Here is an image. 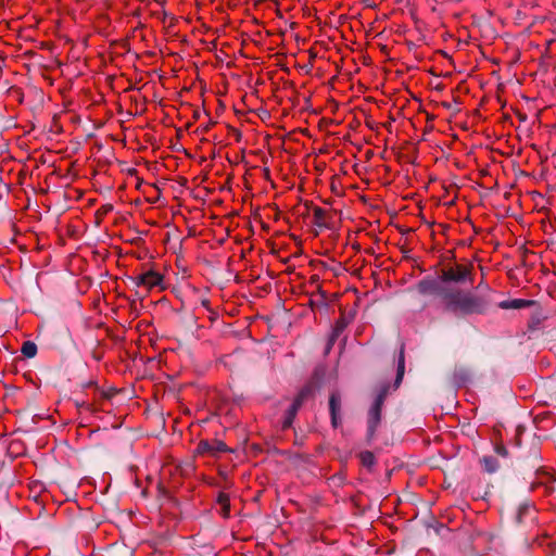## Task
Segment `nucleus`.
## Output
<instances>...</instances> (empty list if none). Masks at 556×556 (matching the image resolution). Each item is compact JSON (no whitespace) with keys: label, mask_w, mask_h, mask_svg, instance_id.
<instances>
[{"label":"nucleus","mask_w":556,"mask_h":556,"mask_svg":"<svg viewBox=\"0 0 556 556\" xmlns=\"http://www.w3.org/2000/svg\"><path fill=\"white\" fill-rule=\"evenodd\" d=\"M213 444V451H212V454H216V453H222V452H225L226 451V444L223 443L222 441H215L212 443Z\"/></svg>","instance_id":"6ab92c4d"},{"label":"nucleus","mask_w":556,"mask_h":556,"mask_svg":"<svg viewBox=\"0 0 556 556\" xmlns=\"http://www.w3.org/2000/svg\"><path fill=\"white\" fill-rule=\"evenodd\" d=\"M330 416L332 427L337 428L340 424L339 413H330Z\"/></svg>","instance_id":"aec40b11"},{"label":"nucleus","mask_w":556,"mask_h":556,"mask_svg":"<svg viewBox=\"0 0 556 556\" xmlns=\"http://www.w3.org/2000/svg\"><path fill=\"white\" fill-rule=\"evenodd\" d=\"M314 224L319 228H329V225L326 222V211L321 207L314 208Z\"/></svg>","instance_id":"1a4fd4ad"},{"label":"nucleus","mask_w":556,"mask_h":556,"mask_svg":"<svg viewBox=\"0 0 556 556\" xmlns=\"http://www.w3.org/2000/svg\"><path fill=\"white\" fill-rule=\"evenodd\" d=\"M531 304H532V301H529V300L514 299V300L502 301L498 304V306L503 309H520V308L530 306Z\"/></svg>","instance_id":"423d86ee"},{"label":"nucleus","mask_w":556,"mask_h":556,"mask_svg":"<svg viewBox=\"0 0 556 556\" xmlns=\"http://www.w3.org/2000/svg\"><path fill=\"white\" fill-rule=\"evenodd\" d=\"M405 370V358H404V348L402 346L400 350V355L397 359V369H396V378L394 381V387L397 388L403 379Z\"/></svg>","instance_id":"0eeeda50"},{"label":"nucleus","mask_w":556,"mask_h":556,"mask_svg":"<svg viewBox=\"0 0 556 556\" xmlns=\"http://www.w3.org/2000/svg\"><path fill=\"white\" fill-rule=\"evenodd\" d=\"M534 513V508L530 504H521L516 515V521L518 523L523 522V519Z\"/></svg>","instance_id":"9d476101"},{"label":"nucleus","mask_w":556,"mask_h":556,"mask_svg":"<svg viewBox=\"0 0 556 556\" xmlns=\"http://www.w3.org/2000/svg\"><path fill=\"white\" fill-rule=\"evenodd\" d=\"M442 283L456 282L463 283L467 280L471 281V271L468 267L457 265L442 270L440 276Z\"/></svg>","instance_id":"7ed1b4c3"},{"label":"nucleus","mask_w":556,"mask_h":556,"mask_svg":"<svg viewBox=\"0 0 556 556\" xmlns=\"http://www.w3.org/2000/svg\"><path fill=\"white\" fill-rule=\"evenodd\" d=\"M311 394H312V387L306 386L303 389H301V391L298 393V395L293 400L292 404L290 405V407L287 409V412L285 414V417H283V420H282V428L283 429H288V428H290L292 426L293 420H294V418H295L300 407L302 406L304 401Z\"/></svg>","instance_id":"f03ea898"},{"label":"nucleus","mask_w":556,"mask_h":556,"mask_svg":"<svg viewBox=\"0 0 556 556\" xmlns=\"http://www.w3.org/2000/svg\"><path fill=\"white\" fill-rule=\"evenodd\" d=\"M416 288L422 295H440L444 301L445 309L456 316L484 314L490 306V301L485 296L443 287L441 279L425 278L417 283Z\"/></svg>","instance_id":"f257e3e1"},{"label":"nucleus","mask_w":556,"mask_h":556,"mask_svg":"<svg viewBox=\"0 0 556 556\" xmlns=\"http://www.w3.org/2000/svg\"><path fill=\"white\" fill-rule=\"evenodd\" d=\"M341 406V397L339 393L332 392L329 397V410L330 413H339Z\"/></svg>","instance_id":"4468645a"},{"label":"nucleus","mask_w":556,"mask_h":556,"mask_svg":"<svg viewBox=\"0 0 556 556\" xmlns=\"http://www.w3.org/2000/svg\"><path fill=\"white\" fill-rule=\"evenodd\" d=\"M22 354L27 358H33L37 354V345L33 341H25L22 345Z\"/></svg>","instance_id":"ddd939ff"},{"label":"nucleus","mask_w":556,"mask_h":556,"mask_svg":"<svg viewBox=\"0 0 556 556\" xmlns=\"http://www.w3.org/2000/svg\"><path fill=\"white\" fill-rule=\"evenodd\" d=\"M379 402H380V400L377 403H372V405L370 406V408L368 410V416H367V440H368V442L372 441V439L375 438L377 428L381 421L382 407H379Z\"/></svg>","instance_id":"20e7f679"},{"label":"nucleus","mask_w":556,"mask_h":556,"mask_svg":"<svg viewBox=\"0 0 556 556\" xmlns=\"http://www.w3.org/2000/svg\"><path fill=\"white\" fill-rule=\"evenodd\" d=\"M495 452H496V454H498L503 457H506L508 455V451L504 445H497L495 447Z\"/></svg>","instance_id":"412c9836"},{"label":"nucleus","mask_w":556,"mask_h":556,"mask_svg":"<svg viewBox=\"0 0 556 556\" xmlns=\"http://www.w3.org/2000/svg\"><path fill=\"white\" fill-rule=\"evenodd\" d=\"M359 459L364 467L370 469L376 463L375 455L370 451H364L359 453Z\"/></svg>","instance_id":"9b49d317"},{"label":"nucleus","mask_w":556,"mask_h":556,"mask_svg":"<svg viewBox=\"0 0 556 556\" xmlns=\"http://www.w3.org/2000/svg\"><path fill=\"white\" fill-rule=\"evenodd\" d=\"M482 464L484 466V470L490 472V473L495 472L497 470V468H498L497 460L494 457H492V456L483 457Z\"/></svg>","instance_id":"2eb2a0df"},{"label":"nucleus","mask_w":556,"mask_h":556,"mask_svg":"<svg viewBox=\"0 0 556 556\" xmlns=\"http://www.w3.org/2000/svg\"><path fill=\"white\" fill-rule=\"evenodd\" d=\"M345 327H346V323L343 319H340L336 323V326H334V328L330 334L329 341H328L327 351H329L331 349L334 341L338 339V337L341 334V332L344 330Z\"/></svg>","instance_id":"6e6552de"},{"label":"nucleus","mask_w":556,"mask_h":556,"mask_svg":"<svg viewBox=\"0 0 556 556\" xmlns=\"http://www.w3.org/2000/svg\"><path fill=\"white\" fill-rule=\"evenodd\" d=\"M388 392H389V386H388V384L382 386V387L380 388V390H379V392H378V394H377V396H376V399H375L374 403H377V402L380 400V402H379V407H382V405H383V403H384V400H386V397H387Z\"/></svg>","instance_id":"dca6fc26"},{"label":"nucleus","mask_w":556,"mask_h":556,"mask_svg":"<svg viewBox=\"0 0 556 556\" xmlns=\"http://www.w3.org/2000/svg\"><path fill=\"white\" fill-rule=\"evenodd\" d=\"M146 279V289L151 290L155 287L164 288L163 276L154 270H148L143 273Z\"/></svg>","instance_id":"39448f33"},{"label":"nucleus","mask_w":556,"mask_h":556,"mask_svg":"<svg viewBox=\"0 0 556 556\" xmlns=\"http://www.w3.org/2000/svg\"><path fill=\"white\" fill-rule=\"evenodd\" d=\"M198 450L199 452L201 453H211L212 454V451H213V444L210 443L208 441H201L198 445Z\"/></svg>","instance_id":"f3484780"},{"label":"nucleus","mask_w":556,"mask_h":556,"mask_svg":"<svg viewBox=\"0 0 556 556\" xmlns=\"http://www.w3.org/2000/svg\"><path fill=\"white\" fill-rule=\"evenodd\" d=\"M131 282L136 286V287H144L146 288V279H144V275L143 273L142 274H139L135 277H131L130 278Z\"/></svg>","instance_id":"a211bd4d"},{"label":"nucleus","mask_w":556,"mask_h":556,"mask_svg":"<svg viewBox=\"0 0 556 556\" xmlns=\"http://www.w3.org/2000/svg\"><path fill=\"white\" fill-rule=\"evenodd\" d=\"M217 503L222 506V514L225 518L229 517L230 504L229 496L226 493H219Z\"/></svg>","instance_id":"f8f14e48"}]
</instances>
